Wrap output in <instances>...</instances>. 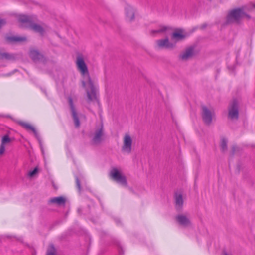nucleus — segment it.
<instances>
[{
  "mask_svg": "<svg viewBox=\"0 0 255 255\" xmlns=\"http://www.w3.org/2000/svg\"><path fill=\"white\" fill-rule=\"evenodd\" d=\"M76 65L77 70L81 75V83L85 88L88 98V102H90L96 100V87L95 81L90 76L88 67L81 54L77 56Z\"/></svg>",
  "mask_w": 255,
  "mask_h": 255,
  "instance_id": "nucleus-1",
  "label": "nucleus"
},
{
  "mask_svg": "<svg viewBox=\"0 0 255 255\" xmlns=\"http://www.w3.org/2000/svg\"><path fill=\"white\" fill-rule=\"evenodd\" d=\"M18 20L21 24L29 28L35 32L39 33L41 36L44 35L46 27L35 23L32 16L20 15L18 16Z\"/></svg>",
  "mask_w": 255,
  "mask_h": 255,
  "instance_id": "nucleus-2",
  "label": "nucleus"
},
{
  "mask_svg": "<svg viewBox=\"0 0 255 255\" xmlns=\"http://www.w3.org/2000/svg\"><path fill=\"white\" fill-rule=\"evenodd\" d=\"M90 137L91 143L93 145H99L105 140V134L102 123H100L95 127Z\"/></svg>",
  "mask_w": 255,
  "mask_h": 255,
  "instance_id": "nucleus-3",
  "label": "nucleus"
},
{
  "mask_svg": "<svg viewBox=\"0 0 255 255\" xmlns=\"http://www.w3.org/2000/svg\"><path fill=\"white\" fill-rule=\"evenodd\" d=\"M76 101V98H73L71 96H69L67 98L68 106L70 114L74 121V126L76 128H79L80 126L79 118L82 115L81 114H79L77 111L75 104Z\"/></svg>",
  "mask_w": 255,
  "mask_h": 255,
  "instance_id": "nucleus-4",
  "label": "nucleus"
},
{
  "mask_svg": "<svg viewBox=\"0 0 255 255\" xmlns=\"http://www.w3.org/2000/svg\"><path fill=\"white\" fill-rule=\"evenodd\" d=\"M248 16L244 12V8H237L231 10L227 16V21L232 22L239 21L241 18Z\"/></svg>",
  "mask_w": 255,
  "mask_h": 255,
  "instance_id": "nucleus-5",
  "label": "nucleus"
},
{
  "mask_svg": "<svg viewBox=\"0 0 255 255\" xmlns=\"http://www.w3.org/2000/svg\"><path fill=\"white\" fill-rule=\"evenodd\" d=\"M111 178L122 186H127V179L124 175L117 168H113L110 171Z\"/></svg>",
  "mask_w": 255,
  "mask_h": 255,
  "instance_id": "nucleus-6",
  "label": "nucleus"
},
{
  "mask_svg": "<svg viewBox=\"0 0 255 255\" xmlns=\"http://www.w3.org/2000/svg\"><path fill=\"white\" fill-rule=\"evenodd\" d=\"M228 118L233 121L239 118V104L236 100H233L229 105Z\"/></svg>",
  "mask_w": 255,
  "mask_h": 255,
  "instance_id": "nucleus-7",
  "label": "nucleus"
},
{
  "mask_svg": "<svg viewBox=\"0 0 255 255\" xmlns=\"http://www.w3.org/2000/svg\"><path fill=\"white\" fill-rule=\"evenodd\" d=\"M202 117L204 122L207 125H210L215 116L214 110L209 109L205 106H202Z\"/></svg>",
  "mask_w": 255,
  "mask_h": 255,
  "instance_id": "nucleus-8",
  "label": "nucleus"
},
{
  "mask_svg": "<svg viewBox=\"0 0 255 255\" xmlns=\"http://www.w3.org/2000/svg\"><path fill=\"white\" fill-rule=\"evenodd\" d=\"M132 139L129 134L126 133L123 140L122 151L124 153L129 154L132 151Z\"/></svg>",
  "mask_w": 255,
  "mask_h": 255,
  "instance_id": "nucleus-9",
  "label": "nucleus"
},
{
  "mask_svg": "<svg viewBox=\"0 0 255 255\" xmlns=\"http://www.w3.org/2000/svg\"><path fill=\"white\" fill-rule=\"evenodd\" d=\"M175 220L180 226L184 227H189L191 225L190 217L188 214H179L175 217Z\"/></svg>",
  "mask_w": 255,
  "mask_h": 255,
  "instance_id": "nucleus-10",
  "label": "nucleus"
},
{
  "mask_svg": "<svg viewBox=\"0 0 255 255\" xmlns=\"http://www.w3.org/2000/svg\"><path fill=\"white\" fill-rule=\"evenodd\" d=\"M188 36V34L184 30L178 29L172 33L171 39L173 41V43H175L176 45V43L184 40Z\"/></svg>",
  "mask_w": 255,
  "mask_h": 255,
  "instance_id": "nucleus-11",
  "label": "nucleus"
},
{
  "mask_svg": "<svg viewBox=\"0 0 255 255\" xmlns=\"http://www.w3.org/2000/svg\"><path fill=\"white\" fill-rule=\"evenodd\" d=\"M156 43L157 47L160 49H173L176 47L175 43L170 42L168 38L157 40Z\"/></svg>",
  "mask_w": 255,
  "mask_h": 255,
  "instance_id": "nucleus-12",
  "label": "nucleus"
},
{
  "mask_svg": "<svg viewBox=\"0 0 255 255\" xmlns=\"http://www.w3.org/2000/svg\"><path fill=\"white\" fill-rule=\"evenodd\" d=\"M29 56L30 58L34 61H41L45 62L46 61V58L43 55L41 54L38 50L35 49H31L29 52Z\"/></svg>",
  "mask_w": 255,
  "mask_h": 255,
  "instance_id": "nucleus-13",
  "label": "nucleus"
},
{
  "mask_svg": "<svg viewBox=\"0 0 255 255\" xmlns=\"http://www.w3.org/2000/svg\"><path fill=\"white\" fill-rule=\"evenodd\" d=\"M193 54V48L188 47L179 55V58L182 61H187L192 57Z\"/></svg>",
  "mask_w": 255,
  "mask_h": 255,
  "instance_id": "nucleus-14",
  "label": "nucleus"
},
{
  "mask_svg": "<svg viewBox=\"0 0 255 255\" xmlns=\"http://www.w3.org/2000/svg\"><path fill=\"white\" fill-rule=\"evenodd\" d=\"M135 10L133 7L127 5L125 7V14L127 20L132 21L134 19Z\"/></svg>",
  "mask_w": 255,
  "mask_h": 255,
  "instance_id": "nucleus-15",
  "label": "nucleus"
},
{
  "mask_svg": "<svg viewBox=\"0 0 255 255\" xmlns=\"http://www.w3.org/2000/svg\"><path fill=\"white\" fill-rule=\"evenodd\" d=\"M47 204L49 205H54L59 206L64 205V197H56L50 198L48 200Z\"/></svg>",
  "mask_w": 255,
  "mask_h": 255,
  "instance_id": "nucleus-16",
  "label": "nucleus"
},
{
  "mask_svg": "<svg viewBox=\"0 0 255 255\" xmlns=\"http://www.w3.org/2000/svg\"><path fill=\"white\" fill-rule=\"evenodd\" d=\"M171 30V28L170 27L166 26H161L156 30H151V34L153 35L159 33L167 34L169 33Z\"/></svg>",
  "mask_w": 255,
  "mask_h": 255,
  "instance_id": "nucleus-17",
  "label": "nucleus"
},
{
  "mask_svg": "<svg viewBox=\"0 0 255 255\" xmlns=\"http://www.w3.org/2000/svg\"><path fill=\"white\" fill-rule=\"evenodd\" d=\"M27 38L25 36H7L6 37V40L10 43H15L18 42H21L26 41Z\"/></svg>",
  "mask_w": 255,
  "mask_h": 255,
  "instance_id": "nucleus-18",
  "label": "nucleus"
},
{
  "mask_svg": "<svg viewBox=\"0 0 255 255\" xmlns=\"http://www.w3.org/2000/svg\"><path fill=\"white\" fill-rule=\"evenodd\" d=\"M175 200L176 209L179 211L182 209L183 204L182 195L181 194L176 193L175 195Z\"/></svg>",
  "mask_w": 255,
  "mask_h": 255,
  "instance_id": "nucleus-19",
  "label": "nucleus"
},
{
  "mask_svg": "<svg viewBox=\"0 0 255 255\" xmlns=\"http://www.w3.org/2000/svg\"><path fill=\"white\" fill-rule=\"evenodd\" d=\"M15 59V57L13 54L7 52L2 53L0 51V60H14Z\"/></svg>",
  "mask_w": 255,
  "mask_h": 255,
  "instance_id": "nucleus-20",
  "label": "nucleus"
},
{
  "mask_svg": "<svg viewBox=\"0 0 255 255\" xmlns=\"http://www.w3.org/2000/svg\"><path fill=\"white\" fill-rule=\"evenodd\" d=\"M46 255H58L57 250L53 244H50L46 250Z\"/></svg>",
  "mask_w": 255,
  "mask_h": 255,
  "instance_id": "nucleus-21",
  "label": "nucleus"
},
{
  "mask_svg": "<svg viewBox=\"0 0 255 255\" xmlns=\"http://www.w3.org/2000/svg\"><path fill=\"white\" fill-rule=\"evenodd\" d=\"M26 129L27 130H30V131H32L33 133H34V135L35 136L36 138L39 140V142H40L39 135L37 130H36V129L33 126H32L31 125H30Z\"/></svg>",
  "mask_w": 255,
  "mask_h": 255,
  "instance_id": "nucleus-22",
  "label": "nucleus"
},
{
  "mask_svg": "<svg viewBox=\"0 0 255 255\" xmlns=\"http://www.w3.org/2000/svg\"><path fill=\"white\" fill-rule=\"evenodd\" d=\"M12 139L9 137L8 135H4L1 139V144L5 145L6 144H8L11 142Z\"/></svg>",
  "mask_w": 255,
  "mask_h": 255,
  "instance_id": "nucleus-23",
  "label": "nucleus"
},
{
  "mask_svg": "<svg viewBox=\"0 0 255 255\" xmlns=\"http://www.w3.org/2000/svg\"><path fill=\"white\" fill-rule=\"evenodd\" d=\"M221 148L222 152H225L227 149V141L226 139H223L221 141Z\"/></svg>",
  "mask_w": 255,
  "mask_h": 255,
  "instance_id": "nucleus-24",
  "label": "nucleus"
},
{
  "mask_svg": "<svg viewBox=\"0 0 255 255\" xmlns=\"http://www.w3.org/2000/svg\"><path fill=\"white\" fill-rule=\"evenodd\" d=\"M38 172V168L35 167L33 170L29 172L28 175L29 177L32 178L36 175Z\"/></svg>",
  "mask_w": 255,
  "mask_h": 255,
  "instance_id": "nucleus-25",
  "label": "nucleus"
},
{
  "mask_svg": "<svg viewBox=\"0 0 255 255\" xmlns=\"http://www.w3.org/2000/svg\"><path fill=\"white\" fill-rule=\"evenodd\" d=\"M18 124L22 126L23 128H24L25 129L27 128V127L30 125V124L23 122V121H20L18 122Z\"/></svg>",
  "mask_w": 255,
  "mask_h": 255,
  "instance_id": "nucleus-26",
  "label": "nucleus"
},
{
  "mask_svg": "<svg viewBox=\"0 0 255 255\" xmlns=\"http://www.w3.org/2000/svg\"><path fill=\"white\" fill-rule=\"evenodd\" d=\"M5 151V145L1 144L0 146V156L2 155Z\"/></svg>",
  "mask_w": 255,
  "mask_h": 255,
  "instance_id": "nucleus-27",
  "label": "nucleus"
},
{
  "mask_svg": "<svg viewBox=\"0 0 255 255\" xmlns=\"http://www.w3.org/2000/svg\"><path fill=\"white\" fill-rule=\"evenodd\" d=\"M76 186L78 188L79 191H80V190H81V186H80V181L78 179V178H76Z\"/></svg>",
  "mask_w": 255,
  "mask_h": 255,
  "instance_id": "nucleus-28",
  "label": "nucleus"
},
{
  "mask_svg": "<svg viewBox=\"0 0 255 255\" xmlns=\"http://www.w3.org/2000/svg\"><path fill=\"white\" fill-rule=\"evenodd\" d=\"M6 21L4 19H0V29L6 24Z\"/></svg>",
  "mask_w": 255,
  "mask_h": 255,
  "instance_id": "nucleus-29",
  "label": "nucleus"
},
{
  "mask_svg": "<svg viewBox=\"0 0 255 255\" xmlns=\"http://www.w3.org/2000/svg\"><path fill=\"white\" fill-rule=\"evenodd\" d=\"M236 148H237V147L235 146H233L232 147V154H234V153H235V152L236 151Z\"/></svg>",
  "mask_w": 255,
  "mask_h": 255,
  "instance_id": "nucleus-30",
  "label": "nucleus"
},
{
  "mask_svg": "<svg viewBox=\"0 0 255 255\" xmlns=\"http://www.w3.org/2000/svg\"><path fill=\"white\" fill-rule=\"evenodd\" d=\"M64 202H65V206H66V205H69V202L67 200V199L65 198Z\"/></svg>",
  "mask_w": 255,
  "mask_h": 255,
  "instance_id": "nucleus-31",
  "label": "nucleus"
},
{
  "mask_svg": "<svg viewBox=\"0 0 255 255\" xmlns=\"http://www.w3.org/2000/svg\"><path fill=\"white\" fill-rule=\"evenodd\" d=\"M252 7L253 9H255V3H253L252 4Z\"/></svg>",
  "mask_w": 255,
  "mask_h": 255,
  "instance_id": "nucleus-32",
  "label": "nucleus"
}]
</instances>
